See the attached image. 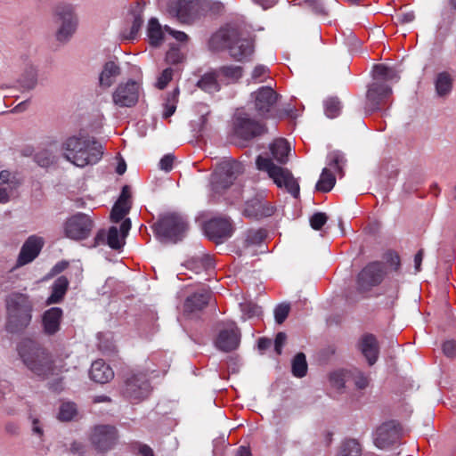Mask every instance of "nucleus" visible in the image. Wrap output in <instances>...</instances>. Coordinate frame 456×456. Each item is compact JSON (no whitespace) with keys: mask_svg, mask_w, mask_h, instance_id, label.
I'll return each instance as SVG.
<instances>
[{"mask_svg":"<svg viewBox=\"0 0 456 456\" xmlns=\"http://www.w3.org/2000/svg\"><path fill=\"white\" fill-rule=\"evenodd\" d=\"M155 234L161 240L176 242L181 240L188 229L186 220L180 215L169 213L162 216L152 226Z\"/></svg>","mask_w":456,"mask_h":456,"instance_id":"0eeeda50","label":"nucleus"},{"mask_svg":"<svg viewBox=\"0 0 456 456\" xmlns=\"http://www.w3.org/2000/svg\"><path fill=\"white\" fill-rule=\"evenodd\" d=\"M151 391L149 378L144 372H132L125 380L123 394L130 401L143 400L149 396Z\"/></svg>","mask_w":456,"mask_h":456,"instance_id":"1a4fd4ad","label":"nucleus"},{"mask_svg":"<svg viewBox=\"0 0 456 456\" xmlns=\"http://www.w3.org/2000/svg\"><path fill=\"white\" fill-rule=\"evenodd\" d=\"M423 256H424L423 249H419L417 252V254L415 255V256H414V265H415V271L416 272H419L420 271V266H421V263H422V260H423Z\"/></svg>","mask_w":456,"mask_h":456,"instance_id":"774afa93","label":"nucleus"},{"mask_svg":"<svg viewBox=\"0 0 456 456\" xmlns=\"http://www.w3.org/2000/svg\"><path fill=\"white\" fill-rule=\"evenodd\" d=\"M256 164L260 171L267 173L279 188H284L294 198L299 196V184L288 168L274 164L271 158L262 155L257 157Z\"/></svg>","mask_w":456,"mask_h":456,"instance_id":"423d86ee","label":"nucleus"},{"mask_svg":"<svg viewBox=\"0 0 456 456\" xmlns=\"http://www.w3.org/2000/svg\"><path fill=\"white\" fill-rule=\"evenodd\" d=\"M221 85L216 70L205 73L197 83L199 88L208 94L218 92Z\"/></svg>","mask_w":456,"mask_h":456,"instance_id":"72a5a7b5","label":"nucleus"},{"mask_svg":"<svg viewBox=\"0 0 456 456\" xmlns=\"http://www.w3.org/2000/svg\"><path fill=\"white\" fill-rule=\"evenodd\" d=\"M187 269L200 273L203 271H208L215 267L214 259L209 255H202L200 256H193L185 263Z\"/></svg>","mask_w":456,"mask_h":456,"instance_id":"2f4dec72","label":"nucleus"},{"mask_svg":"<svg viewBox=\"0 0 456 456\" xmlns=\"http://www.w3.org/2000/svg\"><path fill=\"white\" fill-rule=\"evenodd\" d=\"M352 379L355 387L359 389H364L369 385V379L362 372L359 370H355L354 372L350 371L349 379Z\"/></svg>","mask_w":456,"mask_h":456,"instance_id":"de8ad7c7","label":"nucleus"},{"mask_svg":"<svg viewBox=\"0 0 456 456\" xmlns=\"http://www.w3.org/2000/svg\"><path fill=\"white\" fill-rule=\"evenodd\" d=\"M372 75L375 82L370 85L368 88L365 107L366 110L370 112L379 110L392 95V88L383 82L399 80L398 72L395 69L383 64L375 65Z\"/></svg>","mask_w":456,"mask_h":456,"instance_id":"39448f33","label":"nucleus"},{"mask_svg":"<svg viewBox=\"0 0 456 456\" xmlns=\"http://www.w3.org/2000/svg\"><path fill=\"white\" fill-rule=\"evenodd\" d=\"M307 372L305 355L298 353L292 360V373L295 377L303 378Z\"/></svg>","mask_w":456,"mask_h":456,"instance_id":"58836bf2","label":"nucleus"},{"mask_svg":"<svg viewBox=\"0 0 456 456\" xmlns=\"http://www.w3.org/2000/svg\"><path fill=\"white\" fill-rule=\"evenodd\" d=\"M12 186L8 184V186H0V203H5L9 200L11 196L13 195Z\"/></svg>","mask_w":456,"mask_h":456,"instance_id":"13d9d810","label":"nucleus"},{"mask_svg":"<svg viewBox=\"0 0 456 456\" xmlns=\"http://www.w3.org/2000/svg\"><path fill=\"white\" fill-rule=\"evenodd\" d=\"M240 330L233 322L222 324L215 340L216 348L223 352L236 350L240 343Z\"/></svg>","mask_w":456,"mask_h":456,"instance_id":"4468645a","label":"nucleus"},{"mask_svg":"<svg viewBox=\"0 0 456 456\" xmlns=\"http://www.w3.org/2000/svg\"><path fill=\"white\" fill-rule=\"evenodd\" d=\"M265 132V126L247 117L238 116L236 118V133L245 138L249 139L260 135Z\"/></svg>","mask_w":456,"mask_h":456,"instance_id":"b1692460","label":"nucleus"},{"mask_svg":"<svg viewBox=\"0 0 456 456\" xmlns=\"http://www.w3.org/2000/svg\"><path fill=\"white\" fill-rule=\"evenodd\" d=\"M328 217L325 213L318 212L310 218V224L313 229L320 230L327 222Z\"/></svg>","mask_w":456,"mask_h":456,"instance_id":"8fccbe9b","label":"nucleus"},{"mask_svg":"<svg viewBox=\"0 0 456 456\" xmlns=\"http://www.w3.org/2000/svg\"><path fill=\"white\" fill-rule=\"evenodd\" d=\"M120 74L119 67L114 61H108L104 64L99 77V84L102 87H110Z\"/></svg>","mask_w":456,"mask_h":456,"instance_id":"473e14b6","label":"nucleus"},{"mask_svg":"<svg viewBox=\"0 0 456 456\" xmlns=\"http://www.w3.org/2000/svg\"><path fill=\"white\" fill-rule=\"evenodd\" d=\"M11 173L4 170L0 173V186H8L11 184L12 189L16 188V183L14 182H10Z\"/></svg>","mask_w":456,"mask_h":456,"instance_id":"0e129e2a","label":"nucleus"},{"mask_svg":"<svg viewBox=\"0 0 456 456\" xmlns=\"http://www.w3.org/2000/svg\"><path fill=\"white\" fill-rule=\"evenodd\" d=\"M131 229L130 219H126L120 224V229L111 226L107 232L100 230L94 237V246L107 244L111 248L119 249L124 245V239Z\"/></svg>","mask_w":456,"mask_h":456,"instance_id":"ddd939ff","label":"nucleus"},{"mask_svg":"<svg viewBox=\"0 0 456 456\" xmlns=\"http://www.w3.org/2000/svg\"><path fill=\"white\" fill-rule=\"evenodd\" d=\"M57 22L60 28L57 30L56 37L60 42L69 40L77 28V19L70 5H60L56 8Z\"/></svg>","mask_w":456,"mask_h":456,"instance_id":"2eb2a0df","label":"nucleus"},{"mask_svg":"<svg viewBox=\"0 0 456 456\" xmlns=\"http://www.w3.org/2000/svg\"><path fill=\"white\" fill-rule=\"evenodd\" d=\"M199 9L200 0H179L176 16L181 21L187 22L198 14Z\"/></svg>","mask_w":456,"mask_h":456,"instance_id":"c85d7f7f","label":"nucleus"},{"mask_svg":"<svg viewBox=\"0 0 456 456\" xmlns=\"http://www.w3.org/2000/svg\"><path fill=\"white\" fill-rule=\"evenodd\" d=\"M243 172V167L236 161L223 163L213 174L211 183L213 190L219 192L233 183L237 176Z\"/></svg>","mask_w":456,"mask_h":456,"instance_id":"f8f14e48","label":"nucleus"},{"mask_svg":"<svg viewBox=\"0 0 456 456\" xmlns=\"http://www.w3.org/2000/svg\"><path fill=\"white\" fill-rule=\"evenodd\" d=\"M362 449L355 440L346 441L342 446L338 456H361Z\"/></svg>","mask_w":456,"mask_h":456,"instance_id":"79ce46f5","label":"nucleus"},{"mask_svg":"<svg viewBox=\"0 0 456 456\" xmlns=\"http://www.w3.org/2000/svg\"><path fill=\"white\" fill-rule=\"evenodd\" d=\"M350 371L337 370L330 375V386L338 391H341L345 383L349 380Z\"/></svg>","mask_w":456,"mask_h":456,"instance_id":"ea45409f","label":"nucleus"},{"mask_svg":"<svg viewBox=\"0 0 456 456\" xmlns=\"http://www.w3.org/2000/svg\"><path fill=\"white\" fill-rule=\"evenodd\" d=\"M222 84L233 83L242 76V68L236 65L223 66L216 69Z\"/></svg>","mask_w":456,"mask_h":456,"instance_id":"4c0bfd02","label":"nucleus"},{"mask_svg":"<svg viewBox=\"0 0 456 456\" xmlns=\"http://www.w3.org/2000/svg\"><path fill=\"white\" fill-rule=\"evenodd\" d=\"M384 266L381 263L373 262L366 265L358 274L357 286L362 292H366L378 286L384 277Z\"/></svg>","mask_w":456,"mask_h":456,"instance_id":"dca6fc26","label":"nucleus"},{"mask_svg":"<svg viewBox=\"0 0 456 456\" xmlns=\"http://www.w3.org/2000/svg\"><path fill=\"white\" fill-rule=\"evenodd\" d=\"M179 90L176 88L167 97L166 103L164 105L163 118H167L171 117L175 110L176 103L178 102Z\"/></svg>","mask_w":456,"mask_h":456,"instance_id":"a19ab883","label":"nucleus"},{"mask_svg":"<svg viewBox=\"0 0 456 456\" xmlns=\"http://www.w3.org/2000/svg\"><path fill=\"white\" fill-rule=\"evenodd\" d=\"M240 308L243 313L244 320L257 315L260 313V308L256 305L252 303L240 304Z\"/></svg>","mask_w":456,"mask_h":456,"instance_id":"3c124183","label":"nucleus"},{"mask_svg":"<svg viewBox=\"0 0 456 456\" xmlns=\"http://www.w3.org/2000/svg\"><path fill=\"white\" fill-rule=\"evenodd\" d=\"M210 297V291L208 289H202L187 298L185 302V308L190 312L200 310L208 304Z\"/></svg>","mask_w":456,"mask_h":456,"instance_id":"f704fd0d","label":"nucleus"},{"mask_svg":"<svg viewBox=\"0 0 456 456\" xmlns=\"http://www.w3.org/2000/svg\"><path fill=\"white\" fill-rule=\"evenodd\" d=\"M172 76H173V69L171 68H167V69H164L162 71L161 75L158 78L157 86L159 89L165 88L166 86L172 79Z\"/></svg>","mask_w":456,"mask_h":456,"instance_id":"864d4df0","label":"nucleus"},{"mask_svg":"<svg viewBox=\"0 0 456 456\" xmlns=\"http://www.w3.org/2000/svg\"><path fill=\"white\" fill-rule=\"evenodd\" d=\"M37 84V73L34 69H31L28 73V78L23 79L22 86L27 89L35 87Z\"/></svg>","mask_w":456,"mask_h":456,"instance_id":"680f3d73","label":"nucleus"},{"mask_svg":"<svg viewBox=\"0 0 456 456\" xmlns=\"http://www.w3.org/2000/svg\"><path fill=\"white\" fill-rule=\"evenodd\" d=\"M270 77L269 69L264 65H257L252 71L251 78L256 83H262Z\"/></svg>","mask_w":456,"mask_h":456,"instance_id":"a18cd8bd","label":"nucleus"},{"mask_svg":"<svg viewBox=\"0 0 456 456\" xmlns=\"http://www.w3.org/2000/svg\"><path fill=\"white\" fill-rule=\"evenodd\" d=\"M141 86L134 80L120 83L112 93V102L118 108H132L139 101Z\"/></svg>","mask_w":456,"mask_h":456,"instance_id":"9b49d317","label":"nucleus"},{"mask_svg":"<svg viewBox=\"0 0 456 456\" xmlns=\"http://www.w3.org/2000/svg\"><path fill=\"white\" fill-rule=\"evenodd\" d=\"M77 414V407L73 403H63L60 407L59 419L62 421L71 420Z\"/></svg>","mask_w":456,"mask_h":456,"instance_id":"c03bdc74","label":"nucleus"},{"mask_svg":"<svg viewBox=\"0 0 456 456\" xmlns=\"http://www.w3.org/2000/svg\"><path fill=\"white\" fill-rule=\"evenodd\" d=\"M131 203L130 188L126 185L123 187L118 200L112 208L110 213L112 222L118 223L121 221L128 214L131 208Z\"/></svg>","mask_w":456,"mask_h":456,"instance_id":"393cba45","label":"nucleus"},{"mask_svg":"<svg viewBox=\"0 0 456 456\" xmlns=\"http://www.w3.org/2000/svg\"><path fill=\"white\" fill-rule=\"evenodd\" d=\"M325 114L330 118L338 117L341 110V103L337 98H329L324 102Z\"/></svg>","mask_w":456,"mask_h":456,"instance_id":"37998d69","label":"nucleus"},{"mask_svg":"<svg viewBox=\"0 0 456 456\" xmlns=\"http://www.w3.org/2000/svg\"><path fill=\"white\" fill-rule=\"evenodd\" d=\"M271 156L279 164H286L289 159L290 146L283 138L275 139L269 146Z\"/></svg>","mask_w":456,"mask_h":456,"instance_id":"c756f323","label":"nucleus"},{"mask_svg":"<svg viewBox=\"0 0 456 456\" xmlns=\"http://www.w3.org/2000/svg\"><path fill=\"white\" fill-rule=\"evenodd\" d=\"M166 59L168 62L175 64L183 60V54L176 48H171L166 55Z\"/></svg>","mask_w":456,"mask_h":456,"instance_id":"6e6d98bb","label":"nucleus"},{"mask_svg":"<svg viewBox=\"0 0 456 456\" xmlns=\"http://www.w3.org/2000/svg\"><path fill=\"white\" fill-rule=\"evenodd\" d=\"M305 3L316 13L323 12V7L320 0H305Z\"/></svg>","mask_w":456,"mask_h":456,"instance_id":"69168bd1","label":"nucleus"},{"mask_svg":"<svg viewBox=\"0 0 456 456\" xmlns=\"http://www.w3.org/2000/svg\"><path fill=\"white\" fill-rule=\"evenodd\" d=\"M456 75L452 70H443L434 77L435 93L437 98L445 100L452 93Z\"/></svg>","mask_w":456,"mask_h":456,"instance_id":"4be33fe9","label":"nucleus"},{"mask_svg":"<svg viewBox=\"0 0 456 456\" xmlns=\"http://www.w3.org/2000/svg\"><path fill=\"white\" fill-rule=\"evenodd\" d=\"M233 227L228 217H216L209 220L205 224V232L207 236L216 242L232 236Z\"/></svg>","mask_w":456,"mask_h":456,"instance_id":"f3484780","label":"nucleus"},{"mask_svg":"<svg viewBox=\"0 0 456 456\" xmlns=\"http://www.w3.org/2000/svg\"><path fill=\"white\" fill-rule=\"evenodd\" d=\"M165 28L159 22L158 19L151 18L147 26V37L149 42L153 46L160 45L164 41Z\"/></svg>","mask_w":456,"mask_h":456,"instance_id":"c9c22d12","label":"nucleus"},{"mask_svg":"<svg viewBox=\"0 0 456 456\" xmlns=\"http://www.w3.org/2000/svg\"><path fill=\"white\" fill-rule=\"evenodd\" d=\"M43 246V238L36 235L29 236L20 248L16 266L20 267L31 263L39 255Z\"/></svg>","mask_w":456,"mask_h":456,"instance_id":"aec40b11","label":"nucleus"},{"mask_svg":"<svg viewBox=\"0 0 456 456\" xmlns=\"http://www.w3.org/2000/svg\"><path fill=\"white\" fill-rule=\"evenodd\" d=\"M62 318V310L60 307H52L43 315L44 331L47 335H53L60 330Z\"/></svg>","mask_w":456,"mask_h":456,"instance_id":"a878e982","label":"nucleus"},{"mask_svg":"<svg viewBox=\"0 0 456 456\" xmlns=\"http://www.w3.org/2000/svg\"><path fill=\"white\" fill-rule=\"evenodd\" d=\"M69 287V281L66 277L61 276L53 282L52 286V294L47 298V304H56L62 300Z\"/></svg>","mask_w":456,"mask_h":456,"instance_id":"e433bc0d","label":"nucleus"},{"mask_svg":"<svg viewBox=\"0 0 456 456\" xmlns=\"http://www.w3.org/2000/svg\"><path fill=\"white\" fill-rule=\"evenodd\" d=\"M265 232L259 230H249L247 233L246 242L248 245L261 243L265 238Z\"/></svg>","mask_w":456,"mask_h":456,"instance_id":"49530a36","label":"nucleus"},{"mask_svg":"<svg viewBox=\"0 0 456 456\" xmlns=\"http://www.w3.org/2000/svg\"><path fill=\"white\" fill-rule=\"evenodd\" d=\"M17 350L28 370L39 378L48 379L57 376L65 370L62 358L53 359L52 355L33 339L21 340Z\"/></svg>","mask_w":456,"mask_h":456,"instance_id":"f257e3e1","label":"nucleus"},{"mask_svg":"<svg viewBox=\"0 0 456 456\" xmlns=\"http://www.w3.org/2000/svg\"><path fill=\"white\" fill-rule=\"evenodd\" d=\"M164 28L167 33L170 34L178 42H186L188 40V36L184 32L172 29L168 26H165Z\"/></svg>","mask_w":456,"mask_h":456,"instance_id":"bf43d9fd","label":"nucleus"},{"mask_svg":"<svg viewBox=\"0 0 456 456\" xmlns=\"http://www.w3.org/2000/svg\"><path fill=\"white\" fill-rule=\"evenodd\" d=\"M90 378L97 383L104 384L114 378V371L102 360H97L92 363Z\"/></svg>","mask_w":456,"mask_h":456,"instance_id":"bb28decb","label":"nucleus"},{"mask_svg":"<svg viewBox=\"0 0 456 456\" xmlns=\"http://www.w3.org/2000/svg\"><path fill=\"white\" fill-rule=\"evenodd\" d=\"M329 168H323L320 179L316 183V189L319 191L328 192L330 191L335 185L336 178L333 172L330 169H333L337 174L343 175V167L346 163V159L344 154L340 151H331L329 154Z\"/></svg>","mask_w":456,"mask_h":456,"instance_id":"9d476101","label":"nucleus"},{"mask_svg":"<svg viewBox=\"0 0 456 456\" xmlns=\"http://www.w3.org/2000/svg\"><path fill=\"white\" fill-rule=\"evenodd\" d=\"M6 330L16 333L24 330L31 322L34 303L28 294L11 292L5 297Z\"/></svg>","mask_w":456,"mask_h":456,"instance_id":"7ed1b4c3","label":"nucleus"},{"mask_svg":"<svg viewBox=\"0 0 456 456\" xmlns=\"http://www.w3.org/2000/svg\"><path fill=\"white\" fill-rule=\"evenodd\" d=\"M143 19L140 13L134 15L128 39H134L140 31Z\"/></svg>","mask_w":456,"mask_h":456,"instance_id":"603ef678","label":"nucleus"},{"mask_svg":"<svg viewBox=\"0 0 456 456\" xmlns=\"http://www.w3.org/2000/svg\"><path fill=\"white\" fill-rule=\"evenodd\" d=\"M70 451L72 453L81 456L85 452L84 444L80 442L75 441L70 444Z\"/></svg>","mask_w":456,"mask_h":456,"instance_id":"338daca9","label":"nucleus"},{"mask_svg":"<svg viewBox=\"0 0 456 456\" xmlns=\"http://www.w3.org/2000/svg\"><path fill=\"white\" fill-rule=\"evenodd\" d=\"M251 98L254 101L256 110L259 115L264 116L268 113L276 103L278 94L271 86H262L251 94Z\"/></svg>","mask_w":456,"mask_h":456,"instance_id":"6ab92c4d","label":"nucleus"},{"mask_svg":"<svg viewBox=\"0 0 456 456\" xmlns=\"http://www.w3.org/2000/svg\"><path fill=\"white\" fill-rule=\"evenodd\" d=\"M175 157L171 154L165 155L159 161L160 169L169 172L173 168Z\"/></svg>","mask_w":456,"mask_h":456,"instance_id":"4d7b16f0","label":"nucleus"},{"mask_svg":"<svg viewBox=\"0 0 456 456\" xmlns=\"http://www.w3.org/2000/svg\"><path fill=\"white\" fill-rule=\"evenodd\" d=\"M415 19L413 12H400L397 14V20L402 24L411 22Z\"/></svg>","mask_w":456,"mask_h":456,"instance_id":"e2e57ef3","label":"nucleus"},{"mask_svg":"<svg viewBox=\"0 0 456 456\" xmlns=\"http://www.w3.org/2000/svg\"><path fill=\"white\" fill-rule=\"evenodd\" d=\"M63 157L78 167L96 164L102 157L100 142L86 136H70L61 143Z\"/></svg>","mask_w":456,"mask_h":456,"instance_id":"f03ea898","label":"nucleus"},{"mask_svg":"<svg viewBox=\"0 0 456 456\" xmlns=\"http://www.w3.org/2000/svg\"><path fill=\"white\" fill-rule=\"evenodd\" d=\"M360 348L370 365L376 362L379 355L378 342L374 336L365 335L362 337Z\"/></svg>","mask_w":456,"mask_h":456,"instance_id":"7c9ffc66","label":"nucleus"},{"mask_svg":"<svg viewBox=\"0 0 456 456\" xmlns=\"http://www.w3.org/2000/svg\"><path fill=\"white\" fill-rule=\"evenodd\" d=\"M287 339V336L284 332H279L274 340V350L278 354H281L282 346H284Z\"/></svg>","mask_w":456,"mask_h":456,"instance_id":"052dcab7","label":"nucleus"},{"mask_svg":"<svg viewBox=\"0 0 456 456\" xmlns=\"http://www.w3.org/2000/svg\"><path fill=\"white\" fill-rule=\"evenodd\" d=\"M399 438V428L395 422L389 421L380 425L374 435V442L380 449L387 448Z\"/></svg>","mask_w":456,"mask_h":456,"instance_id":"412c9836","label":"nucleus"},{"mask_svg":"<svg viewBox=\"0 0 456 456\" xmlns=\"http://www.w3.org/2000/svg\"><path fill=\"white\" fill-rule=\"evenodd\" d=\"M273 214V208L258 200H253L246 203L244 215L252 218H262Z\"/></svg>","mask_w":456,"mask_h":456,"instance_id":"cd10ccee","label":"nucleus"},{"mask_svg":"<svg viewBox=\"0 0 456 456\" xmlns=\"http://www.w3.org/2000/svg\"><path fill=\"white\" fill-rule=\"evenodd\" d=\"M290 307L288 304H281L274 310V317L277 323L281 324L289 315Z\"/></svg>","mask_w":456,"mask_h":456,"instance_id":"09e8293b","label":"nucleus"},{"mask_svg":"<svg viewBox=\"0 0 456 456\" xmlns=\"http://www.w3.org/2000/svg\"><path fill=\"white\" fill-rule=\"evenodd\" d=\"M59 151H61V145L56 141H49L36 153V162L43 167H47L56 161Z\"/></svg>","mask_w":456,"mask_h":456,"instance_id":"5701e85b","label":"nucleus"},{"mask_svg":"<svg viewBox=\"0 0 456 456\" xmlns=\"http://www.w3.org/2000/svg\"><path fill=\"white\" fill-rule=\"evenodd\" d=\"M210 45L214 49L227 48L231 57L238 61L248 60L254 53L253 41L232 27L223 28L214 34Z\"/></svg>","mask_w":456,"mask_h":456,"instance_id":"20e7f679","label":"nucleus"},{"mask_svg":"<svg viewBox=\"0 0 456 456\" xmlns=\"http://www.w3.org/2000/svg\"><path fill=\"white\" fill-rule=\"evenodd\" d=\"M443 352L449 357L452 358L456 355V343L454 340H447L443 344Z\"/></svg>","mask_w":456,"mask_h":456,"instance_id":"5fc2aeb1","label":"nucleus"},{"mask_svg":"<svg viewBox=\"0 0 456 456\" xmlns=\"http://www.w3.org/2000/svg\"><path fill=\"white\" fill-rule=\"evenodd\" d=\"M94 223L90 216L84 213H77L63 224L65 237L73 240H83L87 239L94 229Z\"/></svg>","mask_w":456,"mask_h":456,"instance_id":"6e6552de","label":"nucleus"},{"mask_svg":"<svg viewBox=\"0 0 456 456\" xmlns=\"http://www.w3.org/2000/svg\"><path fill=\"white\" fill-rule=\"evenodd\" d=\"M117 440V431L112 426H97L94 428L91 436V441L95 448L100 452L110 450Z\"/></svg>","mask_w":456,"mask_h":456,"instance_id":"a211bd4d","label":"nucleus"}]
</instances>
